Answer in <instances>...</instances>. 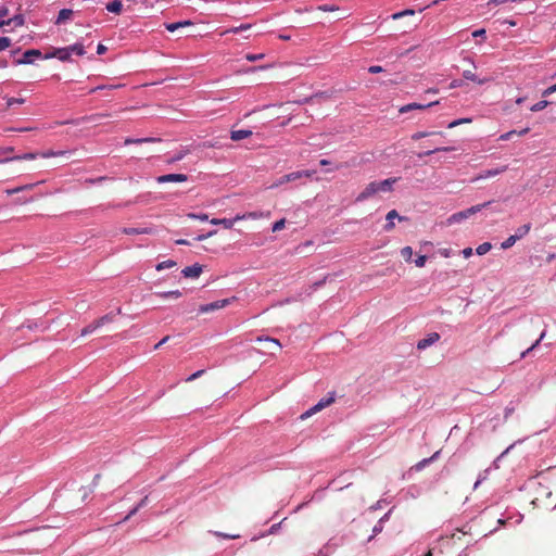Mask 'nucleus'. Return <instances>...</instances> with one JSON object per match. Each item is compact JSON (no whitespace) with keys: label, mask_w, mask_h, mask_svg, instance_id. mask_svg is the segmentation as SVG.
<instances>
[{"label":"nucleus","mask_w":556,"mask_h":556,"mask_svg":"<svg viewBox=\"0 0 556 556\" xmlns=\"http://www.w3.org/2000/svg\"><path fill=\"white\" fill-rule=\"evenodd\" d=\"M285 226H286V219L281 218V219L277 220L276 223H274L271 230H273V232L280 231L285 228Z\"/></svg>","instance_id":"79ce46f5"},{"label":"nucleus","mask_w":556,"mask_h":556,"mask_svg":"<svg viewBox=\"0 0 556 556\" xmlns=\"http://www.w3.org/2000/svg\"><path fill=\"white\" fill-rule=\"evenodd\" d=\"M439 340H440V334L438 332H431L426 338L418 341L417 349L425 350L428 346L438 342Z\"/></svg>","instance_id":"9b49d317"},{"label":"nucleus","mask_w":556,"mask_h":556,"mask_svg":"<svg viewBox=\"0 0 556 556\" xmlns=\"http://www.w3.org/2000/svg\"><path fill=\"white\" fill-rule=\"evenodd\" d=\"M188 180V176L185 174H167L162 175L156 178L159 184L165 182H186Z\"/></svg>","instance_id":"423d86ee"},{"label":"nucleus","mask_w":556,"mask_h":556,"mask_svg":"<svg viewBox=\"0 0 556 556\" xmlns=\"http://www.w3.org/2000/svg\"><path fill=\"white\" fill-rule=\"evenodd\" d=\"M106 50H108L106 47L104 45H102V43H99L98 47H97V53L98 54H103V53H105Z\"/></svg>","instance_id":"69168bd1"},{"label":"nucleus","mask_w":556,"mask_h":556,"mask_svg":"<svg viewBox=\"0 0 556 556\" xmlns=\"http://www.w3.org/2000/svg\"><path fill=\"white\" fill-rule=\"evenodd\" d=\"M465 123H471V119L470 118H460V119L453 121L447 125V128H454V127H456L460 124H465Z\"/></svg>","instance_id":"49530a36"},{"label":"nucleus","mask_w":556,"mask_h":556,"mask_svg":"<svg viewBox=\"0 0 556 556\" xmlns=\"http://www.w3.org/2000/svg\"><path fill=\"white\" fill-rule=\"evenodd\" d=\"M440 254L443 257H450L451 256V250L450 249H442V250H440Z\"/></svg>","instance_id":"338daca9"},{"label":"nucleus","mask_w":556,"mask_h":556,"mask_svg":"<svg viewBox=\"0 0 556 556\" xmlns=\"http://www.w3.org/2000/svg\"><path fill=\"white\" fill-rule=\"evenodd\" d=\"M215 233H216V230L210 231L207 235H201V236H199V237L197 238V240H198V241H202V240H204V239H206V238H208V237H211V236H213V235H215Z\"/></svg>","instance_id":"0e129e2a"},{"label":"nucleus","mask_w":556,"mask_h":556,"mask_svg":"<svg viewBox=\"0 0 556 556\" xmlns=\"http://www.w3.org/2000/svg\"><path fill=\"white\" fill-rule=\"evenodd\" d=\"M399 178H388L382 181H371L369 182L364 190L356 197L357 202H363L371 197H374L376 193L382 191L388 192L391 191L393 188V185L397 181Z\"/></svg>","instance_id":"f257e3e1"},{"label":"nucleus","mask_w":556,"mask_h":556,"mask_svg":"<svg viewBox=\"0 0 556 556\" xmlns=\"http://www.w3.org/2000/svg\"><path fill=\"white\" fill-rule=\"evenodd\" d=\"M257 342H263L265 343V353H269V354H276L277 352H279L281 350V344L280 342L277 340V339H273V338H269V337H258L256 339Z\"/></svg>","instance_id":"20e7f679"},{"label":"nucleus","mask_w":556,"mask_h":556,"mask_svg":"<svg viewBox=\"0 0 556 556\" xmlns=\"http://www.w3.org/2000/svg\"><path fill=\"white\" fill-rule=\"evenodd\" d=\"M36 185H37V184H28V185H24V186H20V187L13 188V189H7V190H5V193H7L8 195H12V194L18 193V192H21V191L31 190V189H34V187H35Z\"/></svg>","instance_id":"b1692460"},{"label":"nucleus","mask_w":556,"mask_h":556,"mask_svg":"<svg viewBox=\"0 0 556 556\" xmlns=\"http://www.w3.org/2000/svg\"><path fill=\"white\" fill-rule=\"evenodd\" d=\"M463 77L467 80H471L473 83H477L478 85H484L486 83H490L492 80L491 77H483L480 78L476 75V73L471 70H465L463 72Z\"/></svg>","instance_id":"4468645a"},{"label":"nucleus","mask_w":556,"mask_h":556,"mask_svg":"<svg viewBox=\"0 0 556 556\" xmlns=\"http://www.w3.org/2000/svg\"><path fill=\"white\" fill-rule=\"evenodd\" d=\"M394 218H397L399 220H404L406 219L404 216H400L399 213L396 212V210H391L388 214H387V220L388 223L384 225V230L386 231H391L393 228H394V223H393V219Z\"/></svg>","instance_id":"dca6fc26"},{"label":"nucleus","mask_w":556,"mask_h":556,"mask_svg":"<svg viewBox=\"0 0 556 556\" xmlns=\"http://www.w3.org/2000/svg\"><path fill=\"white\" fill-rule=\"evenodd\" d=\"M252 136V131L248 129L231 130L230 139L233 141H240Z\"/></svg>","instance_id":"6ab92c4d"},{"label":"nucleus","mask_w":556,"mask_h":556,"mask_svg":"<svg viewBox=\"0 0 556 556\" xmlns=\"http://www.w3.org/2000/svg\"><path fill=\"white\" fill-rule=\"evenodd\" d=\"M515 134H517L516 130L507 131L500 136V140H509Z\"/></svg>","instance_id":"5fc2aeb1"},{"label":"nucleus","mask_w":556,"mask_h":556,"mask_svg":"<svg viewBox=\"0 0 556 556\" xmlns=\"http://www.w3.org/2000/svg\"><path fill=\"white\" fill-rule=\"evenodd\" d=\"M191 25H192V23L190 21H182V22L165 24V28L168 31L174 33L181 27L191 26Z\"/></svg>","instance_id":"4be33fe9"},{"label":"nucleus","mask_w":556,"mask_h":556,"mask_svg":"<svg viewBox=\"0 0 556 556\" xmlns=\"http://www.w3.org/2000/svg\"><path fill=\"white\" fill-rule=\"evenodd\" d=\"M114 318H115V314L109 313V314H105L102 317L96 319L94 321L97 323L98 327L100 328L106 324L112 323L114 320Z\"/></svg>","instance_id":"393cba45"},{"label":"nucleus","mask_w":556,"mask_h":556,"mask_svg":"<svg viewBox=\"0 0 556 556\" xmlns=\"http://www.w3.org/2000/svg\"><path fill=\"white\" fill-rule=\"evenodd\" d=\"M427 262V256L426 255H419L416 260H415V265L417 267H424L425 264Z\"/></svg>","instance_id":"09e8293b"},{"label":"nucleus","mask_w":556,"mask_h":556,"mask_svg":"<svg viewBox=\"0 0 556 556\" xmlns=\"http://www.w3.org/2000/svg\"><path fill=\"white\" fill-rule=\"evenodd\" d=\"M190 218H193V219H200L202 222H205L208 219V216L206 214H189L188 215Z\"/></svg>","instance_id":"603ef678"},{"label":"nucleus","mask_w":556,"mask_h":556,"mask_svg":"<svg viewBox=\"0 0 556 556\" xmlns=\"http://www.w3.org/2000/svg\"><path fill=\"white\" fill-rule=\"evenodd\" d=\"M214 535L217 538L226 539V540H235V539L240 538V534H228V533H223V532H218V531H215Z\"/></svg>","instance_id":"37998d69"},{"label":"nucleus","mask_w":556,"mask_h":556,"mask_svg":"<svg viewBox=\"0 0 556 556\" xmlns=\"http://www.w3.org/2000/svg\"><path fill=\"white\" fill-rule=\"evenodd\" d=\"M67 154H70V151H65V150H62V151L47 150V151L39 152V157L49 159V157H55V156H65Z\"/></svg>","instance_id":"412c9836"},{"label":"nucleus","mask_w":556,"mask_h":556,"mask_svg":"<svg viewBox=\"0 0 556 556\" xmlns=\"http://www.w3.org/2000/svg\"><path fill=\"white\" fill-rule=\"evenodd\" d=\"M51 58H56L60 61L65 62V61H70L71 60V54H70L68 49L66 47L65 48H54L52 50V52L47 53L45 55V59H51Z\"/></svg>","instance_id":"6e6552de"},{"label":"nucleus","mask_w":556,"mask_h":556,"mask_svg":"<svg viewBox=\"0 0 556 556\" xmlns=\"http://www.w3.org/2000/svg\"><path fill=\"white\" fill-rule=\"evenodd\" d=\"M251 28V24H242L238 27H233V28H230L228 30H225L223 33V35L227 34V33H233V34H237L239 31H242V30H247V29H250Z\"/></svg>","instance_id":"ea45409f"},{"label":"nucleus","mask_w":556,"mask_h":556,"mask_svg":"<svg viewBox=\"0 0 556 556\" xmlns=\"http://www.w3.org/2000/svg\"><path fill=\"white\" fill-rule=\"evenodd\" d=\"M14 148L13 147H5L1 150V155L4 157L13 156Z\"/></svg>","instance_id":"8fccbe9b"},{"label":"nucleus","mask_w":556,"mask_h":556,"mask_svg":"<svg viewBox=\"0 0 556 556\" xmlns=\"http://www.w3.org/2000/svg\"><path fill=\"white\" fill-rule=\"evenodd\" d=\"M106 10L109 12L119 14L123 10V3L121 0H113L106 4Z\"/></svg>","instance_id":"5701e85b"},{"label":"nucleus","mask_w":556,"mask_h":556,"mask_svg":"<svg viewBox=\"0 0 556 556\" xmlns=\"http://www.w3.org/2000/svg\"><path fill=\"white\" fill-rule=\"evenodd\" d=\"M156 295L162 298V299H167V298H175V299H177V298L181 296V292L179 290L167 291V292H157Z\"/></svg>","instance_id":"7c9ffc66"},{"label":"nucleus","mask_w":556,"mask_h":556,"mask_svg":"<svg viewBox=\"0 0 556 556\" xmlns=\"http://www.w3.org/2000/svg\"><path fill=\"white\" fill-rule=\"evenodd\" d=\"M202 270L200 264H193L192 266L185 267L181 273L186 278H198L202 274Z\"/></svg>","instance_id":"2eb2a0df"},{"label":"nucleus","mask_w":556,"mask_h":556,"mask_svg":"<svg viewBox=\"0 0 556 556\" xmlns=\"http://www.w3.org/2000/svg\"><path fill=\"white\" fill-rule=\"evenodd\" d=\"M303 176L311 177L312 173L308 172V170H302V172H293V173L287 174V175L282 176L279 179V181L277 184H275V186H279V185H282V184H286V182L293 181V180L299 179V178H301Z\"/></svg>","instance_id":"1a4fd4ad"},{"label":"nucleus","mask_w":556,"mask_h":556,"mask_svg":"<svg viewBox=\"0 0 556 556\" xmlns=\"http://www.w3.org/2000/svg\"><path fill=\"white\" fill-rule=\"evenodd\" d=\"M548 105V101L546 100H541L539 102H536L535 104H533L530 110L532 112H539V111H542L544 110L546 106Z\"/></svg>","instance_id":"4c0bfd02"},{"label":"nucleus","mask_w":556,"mask_h":556,"mask_svg":"<svg viewBox=\"0 0 556 556\" xmlns=\"http://www.w3.org/2000/svg\"><path fill=\"white\" fill-rule=\"evenodd\" d=\"M263 58H264L263 53H260V54L249 53L245 55V59L250 62H255V61L262 60Z\"/></svg>","instance_id":"de8ad7c7"},{"label":"nucleus","mask_w":556,"mask_h":556,"mask_svg":"<svg viewBox=\"0 0 556 556\" xmlns=\"http://www.w3.org/2000/svg\"><path fill=\"white\" fill-rule=\"evenodd\" d=\"M336 401V392H329L327 396L319 400V402L309 408L306 413L302 415V418L308 417L321 409L328 407Z\"/></svg>","instance_id":"7ed1b4c3"},{"label":"nucleus","mask_w":556,"mask_h":556,"mask_svg":"<svg viewBox=\"0 0 556 556\" xmlns=\"http://www.w3.org/2000/svg\"><path fill=\"white\" fill-rule=\"evenodd\" d=\"M414 14H415L414 10L407 9V10H404V11H401V12L392 14L391 17H392V20H400V18H402L404 16L414 15Z\"/></svg>","instance_id":"58836bf2"},{"label":"nucleus","mask_w":556,"mask_h":556,"mask_svg":"<svg viewBox=\"0 0 556 556\" xmlns=\"http://www.w3.org/2000/svg\"><path fill=\"white\" fill-rule=\"evenodd\" d=\"M98 328L99 327H98L97 323L93 320L91 324H89L88 326H86L81 329L80 336L86 337V336L92 333L93 331H96Z\"/></svg>","instance_id":"c756f323"},{"label":"nucleus","mask_w":556,"mask_h":556,"mask_svg":"<svg viewBox=\"0 0 556 556\" xmlns=\"http://www.w3.org/2000/svg\"><path fill=\"white\" fill-rule=\"evenodd\" d=\"M491 204V201H488L485 203H482V204H477V205H473L465 211H462V212H458V213H455L453 214L450 218H448V222L450 223H456V222H460L465 218H468L469 216L480 212L482 208L489 206Z\"/></svg>","instance_id":"f03ea898"},{"label":"nucleus","mask_w":556,"mask_h":556,"mask_svg":"<svg viewBox=\"0 0 556 556\" xmlns=\"http://www.w3.org/2000/svg\"><path fill=\"white\" fill-rule=\"evenodd\" d=\"M24 103V99L22 98H10L8 99V106H12L14 104H22Z\"/></svg>","instance_id":"3c124183"},{"label":"nucleus","mask_w":556,"mask_h":556,"mask_svg":"<svg viewBox=\"0 0 556 556\" xmlns=\"http://www.w3.org/2000/svg\"><path fill=\"white\" fill-rule=\"evenodd\" d=\"M544 337H545V332H542L540 338L527 351H525L521 354V357H525L530 351H532L534 348H536L540 344V342L543 340Z\"/></svg>","instance_id":"c03bdc74"},{"label":"nucleus","mask_w":556,"mask_h":556,"mask_svg":"<svg viewBox=\"0 0 556 556\" xmlns=\"http://www.w3.org/2000/svg\"><path fill=\"white\" fill-rule=\"evenodd\" d=\"M471 254H472V249L471 248H466V249L463 250V255L465 257H469Z\"/></svg>","instance_id":"774afa93"},{"label":"nucleus","mask_w":556,"mask_h":556,"mask_svg":"<svg viewBox=\"0 0 556 556\" xmlns=\"http://www.w3.org/2000/svg\"><path fill=\"white\" fill-rule=\"evenodd\" d=\"M123 233L125 235H150L153 233L152 228H132V227H125L122 229Z\"/></svg>","instance_id":"a211bd4d"},{"label":"nucleus","mask_w":556,"mask_h":556,"mask_svg":"<svg viewBox=\"0 0 556 556\" xmlns=\"http://www.w3.org/2000/svg\"><path fill=\"white\" fill-rule=\"evenodd\" d=\"M517 240V237L515 235H511L505 241L502 242L501 247L504 250L509 249L516 243Z\"/></svg>","instance_id":"473e14b6"},{"label":"nucleus","mask_w":556,"mask_h":556,"mask_svg":"<svg viewBox=\"0 0 556 556\" xmlns=\"http://www.w3.org/2000/svg\"><path fill=\"white\" fill-rule=\"evenodd\" d=\"M455 148L454 147H440V148H435L433 150H429V151H426L424 153V155H430V154H433L435 152H440V151H444V152H450V151H454ZM422 154H419V157H421Z\"/></svg>","instance_id":"72a5a7b5"},{"label":"nucleus","mask_w":556,"mask_h":556,"mask_svg":"<svg viewBox=\"0 0 556 556\" xmlns=\"http://www.w3.org/2000/svg\"><path fill=\"white\" fill-rule=\"evenodd\" d=\"M175 266H176V262H174L172 260H167V261L159 263L155 268H156V270L161 271L163 269L173 268Z\"/></svg>","instance_id":"2f4dec72"},{"label":"nucleus","mask_w":556,"mask_h":556,"mask_svg":"<svg viewBox=\"0 0 556 556\" xmlns=\"http://www.w3.org/2000/svg\"><path fill=\"white\" fill-rule=\"evenodd\" d=\"M401 255L406 262H410L413 256V249L410 247H404L401 250Z\"/></svg>","instance_id":"e433bc0d"},{"label":"nucleus","mask_w":556,"mask_h":556,"mask_svg":"<svg viewBox=\"0 0 556 556\" xmlns=\"http://www.w3.org/2000/svg\"><path fill=\"white\" fill-rule=\"evenodd\" d=\"M244 215H245V218L256 219V218H260V217H268L270 215V213L269 212H267V213L251 212V213H248V214H244Z\"/></svg>","instance_id":"a19ab883"},{"label":"nucleus","mask_w":556,"mask_h":556,"mask_svg":"<svg viewBox=\"0 0 556 556\" xmlns=\"http://www.w3.org/2000/svg\"><path fill=\"white\" fill-rule=\"evenodd\" d=\"M432 135L443 136V132L442 131H431V132L417 131V132L413 134L412 139L413 140H420L422 138H426V137H429V136H432Z\"/></svg>","instance_id":"bb28decb"},{"label":"nucleus","mask_w":556,"mask_h":556,"mask_svg":"<svg viewBox=\"0 0 556 556\" xmlns=\"http://www.w3.org/2000/svg\"><path fill=\"white\" fill-rule=\"evenodd\" d=\"M140 508L136 505L129 514L123 519V521H127L130 517H132Z\"/></svg>","instance_id":"052dcab7"},{"label":"nucleus","mask_w":556,"mask_h":556,"mask_svg":"<svg viewBox=\"0 0 556 556\" xmlns=\"http://www.w3.org/2000/svg\"><path fill=\"white\" fill-rule=\"evenodd\" d=\"M160 139H156V138H152V137H148V138H140V139H131V138H127L125 139V144L128 146V144H131V143H142V142H155V141H159Z\"/></svg>","instance_id":"cd10ccee"},{"label":"nucleus","mask_w":556,"mask_h":556,"mask_svg":"<svg viewBox=\"0 0 556 556\" xmlns=\"http://www.w3.org/2000/svg\"><path fill=\"white\" fill-rule=\"evenodd\" d=\"M243 219H245V215H237L232 219H228V218H213V219H211V224H213V225H223L226 229H230V228L233 227L236 222L243 220Z\"/></svg>","instance_id":"9d476101"},{"label":"nucleus","mask_w":556,"mask_h":556,"mask_svg":"<svg viewBox=\"0 0 556 556\" xmlns=\"http://www.w3.org/2000/svg\"><path fill=\"white\" fill-rule=\"evenodd\" d=\"M382 71H383V68L379 65H372L368 68V72L371 74H378V73H381Z\"/></svg>","instance_id":"13d9d810"},{"label":"nucleus","mask_w":556,"mask_h":556,"mask_svg":"<svg viewBox=\"0 0 556 556\" xmlns=\"http://www.w3.org/2000/svg\"><path fill=\"white\" fill-rule=\"evenodd\" d=\"M41 56L40 50L37 49H30L26 50L23 53V56L15 61L16 64H31L35 59H38Z\"/></svg>","instance_id":"0eeeda50"},{"label":"nucleus","mask_w":556,"mask_h":556,"mask_svg":"<svg viewBox=\"0 0 556 556\" xmlns=\"http://www.w3.org/2000/svg\"><path fill=\"white\" fill-rule=\"evenodd\" d=\"M68 49L70 54L75 53L76 55H84L86 53L85 47L81 43H75L66 47Z\"/></svg>","instance_id":"a878e982"},{"label":"nucleus","mask_w":556,"mask_h":556,"mask_svg":"<svg viewBox=\"0 0 556 556\" xmlns=\"http://www.w3.org/2000/svg\"><path fill=\"white\" fill-rule=\"evenodd\" d=\"M506 170H507V165H504V166H501V167H497L494 169H488V170L481 173L475 180L494 177V176L500 175Z\"/></svg>","instance_id":"f3484780"},{"label":"nucleus","mask_w":556,"mask_h":556,"mask_svg":"<svg viewBox=\"0 0 556 556\" xmlns=\"http://www.w3.org/2000/svg\"><path fill=\"white\" fill-rule=\"evenodd\" d=\"M39 157V152H29L22 155L8 156L0 160V163H8L11 161H31Z\"/></svg>","instance_id":"ddd939ff"},{"label":"nucleus","mask_w":556,"mask_h":556,"mask_svg":"<svg viewBox=\"0 0 556 556\" xmlns=\"http://www.w3.org/2000/svg\"><path fill=\"white\" fill-rule=\"evenodd\" d=\"M556 92V84L546 88L543 92H542V96L543 97H548L551 96L552 93Z\"/></svg>","instance_id":"864d4df0"},{"label":"nucleus","mask_w":556,"mask_h":556,"mask_svg":"<svg viewBox=\"0 0 556 556\" xmlns=\"http://www.w3.org/2000/svg\"><path fill=\"white\" fill-rule=\"evenodd\" d=\"M232 299H224V300H218V301H215V302H212V303H208V304H203L199 307V312L200 313H210V312H213V311H216V309H220V308H224L226 307L232 300Z\"/></svg>","instance_id":"39448f33"},{"label":"nucleus","mask_w":556,"mask_h":556,"mask_svg":"<svg viewBox=\"0 0 556 556\" xmlns=\"http://www.w3.org/2000/svg\"><path fill=\"white\" fill-rule=\"evenodd\" d=\"M530 229H531V224H529V223H528V224H525V225L520 226V227L516 230L515 236H516V237H517V239L519 240V239L523 238L526 235H528V233H529V231H530Z\"/></svg>","instance_id":"c85d7f7f"},{"label":"nucleus","mask_w":556,"mask_h":556,"mask_svg":"<svg viewBox=\"0 0 556 556\" xmlns=\"http://www.w3.org/2000/svg\"><path fill=\"white\" fill-rule=\"evenodd\" d=\"M11 46V39L9 37L0 38V51L8 49Z\"/></svg>","instance_id":"a18cd8bd"},{"label":"nucleus","mask_w":556,"mask_h":556,"mask_svg":"<svg viewBox=\"0 0 556 556\" xmlns=\"http://www.w3.org/2000/svg\"><path fill=\"white\" fill-rule=\"evenodd\" d=\"M74 15V11L71 9H62L59 12L58 18L55 21V24L60 25L67 21H70Z\"/></svg>","instance_id":"aec40b11"},{"label":"nucleus","mask_w":556,"mask_h":556,"mask_svg":"<svg viewBox=\"0 0 556 556\" xmlns=\"http://www.w3.org/2000/svg\"><path fill=\"white\" fill-rule=\"evenodd\" d=\"M491 248H492L491 243L484 242L476 249V252L478 255H484L485 253H488L491 250Z\"/></svg>","instance_id":"c9c22d12"},{"label":"nucleus","mask_w":556,"mask_h":556,"mask_svg":"<svg viewBox=\"0 0 556 556\" xmlns=\"http://www.w3.org/2000/svg\"><path fill=\"white\" fill-rule=\"evenodd\" d=\"M169 340V336L164 337L157 344H155L154 349H160L163 344H165Z\"/></svg>","instance_id":"e2e57ef3"},{"label":"nucleus","mask_w":556,"mask_h":556,"mask_svg":"<svg viewBox=\"0 0 556 556\" xmlns=\"http://www.w3.org/2000/svg\"><path fill=\"white\" fill-rule=\"evenodd\" d=\"M185 155H186V152H179V153L175 154V155L169 160V163L178 162V161L182 160Z\"/></svg>","instance_id":"4d7b16f0"},{"label":"nucleus","mask_w":556,"mask_h":556,"mask_svg":"<svg viewBox=\"0 0 556 556\" xmlns=\"http://www.w3.org/2000/svg\"><path fill=\"white\" fill-rule=\"evenodd\" d=\"M318 10L324 11V12H328V11H334L337 9L334 7L329 5V4H323V5L318 7Z\"/></svg>","instance_id":"bf43d9fd"},{"label":"nucleus","mask_w":556,"mask_h":556,"mask_svg":"<svg viewBox=\"0 0 556 556\" xmlns=\"http://www.w3.org/2000/svg\"><path fill=\"white\" fill-rule=\"evenodd\" d=\"M9 14L8 8L0 9V28L4 25H10L12 20L4 21L3 18Z\"/></svg>","instance_id":"f704fd0d"},{"label":"nucleus","mask_w":556,"mask_h":556,"mask_svg":"<svg viewBox=\"0 0 556 556\" xmlns=\"http://www.w3.org/2000/svg\"><path fill=\"white\" fill-rule=\"evenodd\" d=\"M203 374H204V369L198 370V371H195L194 374H192L191 376H189V377L187 378V381H188V382H189V381H193L194 379H197V378L201 377Z\"/></svg>","instance_id":"6e6d98bb"},{"label":"nucleus","mask_w":556,"mask_h":556,"mask_svg":"<svg viewBox=\"0 0 556 556\" xmlns=\"http://www.w3.org/2000/svg\"><path fill=\"white\" fill-rule=\"evenodd\" d=\"M140 508L136 505L129 514L123 519V521H127L130 517H132Z\"/></svg>","instance_id":"680f3d73"},{"label":"nucleus","mask_w":556,"mask_h":556,"mask_svg":"<svg viewBox=\"0 0 556 556\" xmlns=\"http://www.w3.org/2000/svg\"><path fill=\"white\" fill-rule=\"evenodd\" d=\"M439 104V101H433V102H429V103H426V104H421V103H416V102H413V103H409V104H406L404 106H402L399 112L400 113H407L412 110H425L427 108H430L432 105H437Z\"/></svg>","instance_id":"f8f14e48"}]
</instances>
